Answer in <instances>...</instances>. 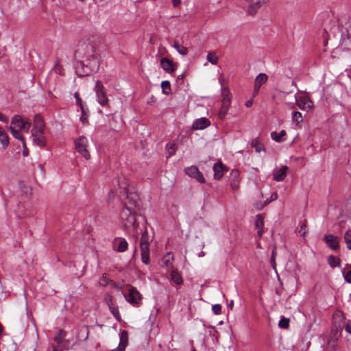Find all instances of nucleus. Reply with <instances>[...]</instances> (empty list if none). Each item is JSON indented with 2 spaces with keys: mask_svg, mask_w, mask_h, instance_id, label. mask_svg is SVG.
I'll use <instances>...</instances> for the list:
<instances>
[{
  "mask_svg": "<svg viewBox=\"0 0 351 351\" xmlns=\"http://www.w3.org/2000/svg\"><path fill=\"white\" fill-rule=\"evenodd\" d=\"M120 193L126 195L123 202V208L120 213V219L123 225L128 229L136 230L138 226V213L139 211V197L134 191V188L130 186L125 178L119 180Z\"/></svg>",
  "mask_w": 351,
  "mask_h": 351,
  "instance_id": "nucleus-1",
  "label": "nucleus"
},
{
  "mask_svg": "<svg viewBox=\"0 0 351 351\" xmlns=\"http://www.w3.org/2000/svg\"><path fill=\"white\" fill-rule=\"evenodd\" d=\"M31 126V123L27 119H23L19 115H14L11 120L9 130L15 138L21 141L23 147L26 148V143L25 138L21 134V132H28Z\"/></svg>",
  "mask_w": 351,
  "mask_h": 351,
  "instance_id": "nucleus-2",
  "label": "nucleus"
},
{
  "mask_svg": "<svg viewBox=\"0 0 351 351\" xmlns=\"http://www.w3.org/2000/svg\"><path fill=\"white\" fill-rule=\"evenodd\" d=\"M45 124L43 117L36 114L31 134L33 143L40 147H44L46 145L47 139L45 135Z\"/></svg>",
  "mask_w": 351,
  "mask_h": 351,
  "instance_id": "nucleus-3",
  "label": "nucleus"
},
{
  "mask_svg": "<svg viewBox=\"0 0 351 351\" xmlns=\"http://www.w3.org/2000/svg\"><path fill=\"white\" fill-rule=\"evenodd\" d=\"M95 47L89 40L80 41L76 47L75 58L82 64L84 62L94 60Z\"/></svg>",
  "mask_w": 351,
  "mask_h": 351,
  "instance_id": "nucleus-4",
  "label": "nucleus"
},
{
  "mask_svg": "<svg viewBox=\"0 0 351 351\" xmlns=\"http://www.w3.org/2000/svg\"><path fill=\"white\" fill-rule=\"evenodd\" d=\"M221 106L219 112V117L220 119H223L227 115L232 101V94L228 88L222 86L221 88Z\"/></svg>",
  "mask_w": 351,
  "mask_h": 351,
  "instance_id": "nucleus-5",
  "label": "nucleus"
},
{
  "mask_svg": "<svg viewBox=\"0 0 351 351\" xmlns=\"http://www.w3.org/2000/svg\"><path fill=\"white\" fill-rule=\"evenodd\" d=\"M94 90L97 102L103 107L109 108V99L107 96L106 90L100 81L97 80L96 82Z\"/></svg>",
  "mask_w": 351,
  "mask_h": 351,
  "instance_id": "nucleus-6",
  "label": "nucleus"
},
{
  "mask_svg": "<svg viewBox=\"0 0 351 351\" xmlns=\"http://www.w3.org/2000/svg\"><path fill=\"white\" fill-rule=\"evenodd\" d=\"M75 149L80 154H81L86 160L90 158V154L88 149V141L84 136H81L75 140Z\"/></svg>",
  "mask_w": 351,
  "mask_h": 351,
  "instance_id": "nucleus-7",
  "label": "nucleus"
},
{
  "mask_svg": "<svg viewBox=\"0 0 351 351\" xmlns=\"http://www.w3.org/2000/svg\"><path fill=\"white\" fill-rule=\"evenodd\" d=\"M248 3L247 12L251 16H254L258 10L266 5L269 0H245Z\"/></svg>",
  "mask_w": 351,
  "mask_h": 351,
  "instance_id": "nucleus-8",
  "label": "nucleus"
},
{
  "mask_svg": "<svg viewBox=\"0 0 351 351\" xmlns=\"http://www.w3.org/2000/svg\"><path fill=\"white\" fill-rule=\"evenodd\" d=\"M185 172L189 176L195 178L198 182L202 184L205 182L203 174L197 167L191 166L185 169Z\"/></svg>",
  "mask_w": 351,
  "mask_h": 351,
  "instance_id": "nucleus-9",
  "label": "nucleus"
},
{
  "mask_svg": "<svg viewBox=\"0 0 351 351\" xmlns=\"http://www.w3.org/2000/svg\"><path fill=\"white\" fill-rule=\"evenodd\" d=\"M125 297L126 300L132 304H137L141 300V295L134 287L130 288L128 295Z\"/></svg>",
  "mask_w": 351,
  "mask_h": 351,
  "instance_id": "nucleus-10",
  "label": "nucleus"
},
{
  "mask_svg": "<svg viewBox=\"0 0 351 351\" xmlns=\"http://www.w3.org/2000/svg\"><path fill=\"white\" fill-rule=\"evenodd\" d=\"M240 173L238 169H233L230 173V186L234 192L239 189Z\"/></svg>",
  "mask_w": 351,
  "mask_h": 351,
  "instance_id": "nucleus-11",
  "label": "nucleus"
},
{
  "mask_svg": "<svg viewBox=\"0 0 351 351\" xmlns=\"http://www.w3.org/2000/svg\"><path fill=\"white\" fill-rule=\"evenodd\" d=\"M119 346L113 349L112 351H124L128 344V332L123 330L119 334Z\"/></svg>",
  "mask_w": 351,
  "mask_h": 351,
  "instance_id": "nucleus-12",
  "label": "nucleus"
},
{
  "mask_svg": "<svg viewBox=\"0 0 351 351\" xmlns=\"http://www.w3.org/2000/svg\"><path fill=\"white\" fill-rule=\"evenodd\" d=\"M289 168L286 165L282 166L279 169L276 170L273 173V178L277 182H281L285 180L287 175Z\"/></svg>",
  "mask_w": 351,
  "mask_h": 351,
  "instance_id": "nucleus-13",
  "label": "nucleus"
},
{
  "mask_svg": "<svg viewBox=\"0 0 351 351\" xmlns=\"http://www.w3.org/2000/svg\"><path fill=\"white\" fill-rule=\"evenodd\" d=\"M160 65L162 69L168 73H173L176 69L173 62L167 58H162L160 60Z\"/></svg>",
  "mask_w": 351,
  "mask_h": 351,
  "instance_id": "nucleus-14",
  "label": "nucleus"
},
{
  "mask_svg": "<svg viewBox=\"0 0 351 351\" xmlns=\"http://www.w3.org/2000/svg\"><path fill=\"white\" fill-rule=\"evenodd\" d=\"M210 121L208 119L203 117L197 119L193 124L194 130H204L210 125Z\"/></svg>",
  "mask_w": 351,
  "mask_h": 351,
  "instance_id": "nucleus-15",
  "label": "nucleus"
},
{
  "mask_svg": "<svg viewBox=\"0 0 351 351\" xmlns=\"http://www.w3.org/2000/svg\"><path fill=\"white\" fill-rule=\"evenodd\" d=\"M0 143L3 149H5L10 145L8 134L2 126L0 125Z\"/></svg>",
  "mask_w": 351,
  "mask_h": 351,
  "instance_id": "nucleus-16",
  "label": "nucleus"
},
{
  "mask_svg": "<svg viewBox=\"0 0 351 351\" xmlns=\"http://www.w3.org/2000/svg\"><path fill=\"white\" fill-rule=\"evenodd\" d=\"M225 167L221 162L215 163L213 166L214 178L215 179L219 180L223 176V171Z\"/></svg>",
  "mask_w": 351,
  "mask_h": 351,
  "instance_id": "nucleus-17",
  "label": "nucleus"
},
{
  "mask_svg": "<svg viewBox=\"0 0 351 351\" xmlns=\"http://www.w3.org/2000/svg\"><path fill=\"white\" fill-rule=\"evenodd\" d=\"M297 104L298 107L302 110H306L307 108H312V103L308 99V98L306 97H301L297 100Z\"/></svg>",
  "mask_w": 351,
  "mask_h": 351,
  "instance_id": "nucleus-18",
  "label": "nucleus"
},
{
  "mask_svg": "<svg viewBox=\"0 0 351 351\" xmlns=\"http://www.w3.org/2000/svg\"><path fill=\"white\" fill-rule=\"evenodd\" d=\"M287 133L285 130H281L279 133L276 132H272L271 133V138L276 142L280 143L285 141V136Z\"/></svg>",
  "mask_w": 351,
  "mask_h": 351,
  "instance_id": "nucleus-19",
  "label": "nucleus"
},
{
  "mask_svg": "<svg viewBox=\"0 0 351 351\" xmlns=\"http://www.w3.org/2000/svg\"><path fill=\"white\" fill-rule=\"evenodd\" d=\"M255 226L257 229V233L259 236L263 234V229L264 227V219L261 215L256 217Z\"/></svg>",
  "mask_w": 351,
  "mask_h": 351,
  "instance_id": "nucleus-20",
  "label": "nucleus"
},
{
  "mask_svg": "<svg viewBox=\"0 0 351 351\" xmlns=\"http://www.w3.org/2000/svg\"><path fill=\"white\" fill-rule=\"evenodd\" d=\"M267 81V75L265 73L258 74L254 84H256V88L257 89H260L261 86L264 84Z\"/></svg>",
  "mask_w": 351,
  "mask_h": 351,
  "instance_id": "nucleus-21",
  "label": "nucleus"
},
{
  "mask_svg": "<svg viewBox=\"0 0 351 351\" xmlns=\"http://www.w3.org/2000/svg\"><path fill=\"white\" fill-rule=\"evenodd\" d=\"M173 47L176 49V51L182 56H185L188 53V49L186 47L180 45L178 41H175Z\"/></svg>",
  "mask_w": 351,
  "mask_h": 351,
  "instance_id": "nucleus-22",
  "label": "nucleus"
},
{
  "mask_svg": "<svg viewBox=\"0 0 351 351\" xmlns=\"http://www.w3.org/2000/svg\"><path fill=\"white\" fill-rule=\"evenodd\" d=\"M168 157L175 154L177 150V145L174 142H169L166 145Z\"/></svg>",
  "mask_w": 351,
  "mask_h": 351,
  "instance_id": "nucleus-23",
  "label": "nucleus"
},
{
  "mask_svg": "<svg viewBox=\"0 0 351 351\" xmlns=\"http://www.w3.org/2000/svg\"><path fill=\"white\" fill-rule=\"evenodd\" d=\"M88 334H89L88 328L87 326H84L82 327L80 330L79 335H78L79 339L80 340L86 341L88 338Z\"/></svg>",
  "mask_w": 351,
  "mask_h": 351,
  "instance_id": "nucleus-24",
  "label": "nucleus"
},
{
  "mask_svg": "<svg viewBox=\"0 0 351 351\" xmlns=\"http://www.w3.org/2000/svg\"><path fill=\"white\" fill-rule=\"evenodd\" d=\"M251 146L254 147L256 152L260 153L262 151H265L263 145L258 141L257 139H253L251 142Z\"/></svg>",
  "mask_w": 351,
  "mask_h": 351,
  "instance_id": "nucleus-25",
  "label": "nucleus"
},
{
  "mask_svg": "<svg viewBox=\"0 0 351 351\" xmlns=\"http://www.w3.org/2000/svg\"><path fill=\"white\" fill-rule=\"evenodd\" d=\"M161 88H162V93L165 95H168L171 92L170 82L169 81H167V80L162 82V83H161Z\"/></svg>",
  "mask_w": 351,
  "mask_h": 351,
  "instance_id": "nucleus-26",
  "label": "nucleus"
},
{
  "mask_svg": "<svg viewBox=\"0 0 351 351\" xmlns=\"http://www.w3.org/2000/svg\"><path fill=\"white\" fill-rule=\"evenodd\" d=\"M207 60L213 65H216L218 63L219 58L213 52H209L206 56Z\"/></svg>",
  "mask_w": 351,
  "mask_h": 351,
  "instance_id": "nucleus-27",
  "label": "nucleus"
},
{
  "mask_svg": "<svg viewBox=\"0 0 351 351\" xmlns=\"http://www.w3.org/2000/svg\"><path fill=\"white\" fill-rule=\"evenodd\" d=\"M292 119L293 121L295 122L296 125H299L300 123H302L303 121V118L301 112L298 111L293 112Z\"/></svg>",
  "mask_w": 351,
  "mask_h": 351,
  "instance_id": "nucleus-28",
  "label": "nucleus"
},
{
  "mask_svg": "<svg viewBox=\"0 0 351 351\" xmlns=\"http://www.w3.org/2000/svg\"><path fill=\"white\" fill-rule=\"evenodd\" d=\"M171 279L176 285H180L182 283V278L177 271L171 272Z\"/></svg>",
  "mask_w": 351,
  "mask_h": 351,
  "instance_id": "nucleus-29",
  "label": "nucleus"
},
{
  "mask_svg": "<svg viewBox=\"0 0 351 351\" xmlns=\"http://www.w3.org/2000/svg\"><path fill=\"white\" fill-rule=\"evenodd\" d=\"M328 264L332 267H336L340 266L339 260L338 258H337L336 257H335L334 256H332V255L330 256L328 258Z\"/></svg>",
  "mask_w": 351,
  "mask_h": 351,
  "instance_id": "nucleus-30",
  "label": "nucleus"
},
{
  "mask_svg": "<svg viewBox=\"0 0 351 351\" xmlns=\"http://www.w3.org/2000/svg\"><path fill=\"white\" fill-rule=\"evenodd\" d=\"M128 247V243H119L118 245H113V249L119 252H125Z\"/></svg>",
  "mask_w": 351,
  "mask_h": 351,
  "instance_id": "nucleus-31",
  "label": "nucleus"
},
{
  "mask_svg": "<svg viewBox=\"0 0 351 351\" xmlns=\"http://www.w3.org/2000/svg\"><path fill=\"white\" fill-rule=\"evenodd\" d=\"M111 313L114 315V317L117 319V320H120L121 319V315L119 314V309L117 306H110L108 307Z\"/></svg>",
  "mask_w": 351,
  "mask_h": 351,
  "instance_id": "nucleus-32",
  "label": "nucleus"
},
{
  "mask_svg": "<svg viewBox=\"0 0 351 351\" xmlns=\"http://www.w3.org/2000/svg\"><path fill=\"white\" fill-rule=\"evenodd\" d=\"M81 110H82V116L80 117V121H82V123L84 125H85L88 123V114L86 113L84 106H82Z\"/></svg>",
  "mask_w": 351,
  "mask_h": 351,
  "instance_id": "nucleus-33",
  "label": "nucleus"
},
{
  "mask_svg": "<svg viewBox=\"0 0 351 351\" xmlns=\"http://www.w3.org/2000/svg\"><path fill=\"white\" fill-rule=\"evenodd\" d=\"M289 325V319L284 317H281L279 321L278 326L280 328H287Z\"/></svg>",
  "mask_w": 351,
  "mask_h": 351,
  "instance_id": "nucleus-34",
  "label": "nucleus"
},
{
  "mask_svg": "<svg viewBox=\"0 0 351 351\" xmlns=\"http://www.w3.org/2000/svg\"><path fill=\"white\" fill-rule=\"evenodd\" d=\"M104 300L108 307L114 306L112 296L110 294H106Z\"/></svg>",
  "mask_w": 351,
  "mask_h": 351,
  "instance_id": "nucleus-35",
  "label": "nucleus"
},
{
  "mask_svg": "<svg viewBox=\"0 0 351 351\" xmlns=\"http://www.w3.org/2000/svg\"><path fill=\"white\" fill-rule=\"evenodd\" d=\"M212 311L215 315H220L221 313V304H217L213 306Z\"/></svg>",
  "mask_w": 351,
  "mask_h": 351,
  "instance_id": "nucleus-36",
  "label": "nucleus"
},
{
  "mask_svg": "<svg viewBox=\"0 0 351 351\" xmlns=\"http://www.w3.org/2000/svg\"><path fill=\"white\" fill-rule=\"evenodd\" d=\"M149 243H141V253L149 254Z\"/></svg>",
  "mask_w": 351,
  "mask_h": 351,
  "instance_id": "nucleus-37",
  "label": "nucleus"
},
{
  "mask_svg": "<svg viewBox=\"0 0 351 351\" xmlns=\"http://www.w3.org/2000/svg\"><path fill=\"white\" fill-rule=\"evenodd\" d=\"M276 247H274L273 250H272V253H271V263L272 265V267L274 268L276 267V261H275V259H276Z\"/></svg>",
  "mask_w": 351,
  "mask_h": 351,
  "instance_id": "nucleus-38",
  "label": "nucleus"
},
{
  "mask_svg": "<svg viewBox=\"0 0 351 351\" xmlns=\"http://www.w3.org/2000/svg\"><path fill=\"white\" fill-rule=\"evenodd\" d=\"M64 337V335L63 331L60 330L58 335H57L56 337H54V341L56 343H60Z\"/></svg>",
  "mask_w": 351,
  "mask_h": 351,
  "instance_id": "nucleus-39",
  "label": "nucleus"
},
{
  "mask_svg": "<svg viewBox=\"0 0 351 351\" xmlns=\"http://www.w3.org/2000/svg\"><path fill=\"white\" fill-rule=\"evenodd\" d=\"M141 259L145 264H148L149 263V254L141 253Z\"/></svg>",
  "mask_w": 351,
  "mask_h": 351,
  "instance_id": "nucleus-40",
  "label": "nucleus"
},
{
  "mask_svg": "<svg viewBox=\"0 0 351 351\" xmlns=\"http://www.w3.org/2000/svg\"><path fill=\"white\" fill-rule=\"evenodd\" d=\"M337 239V237L332 235V234H328L326 235L324 237V241L328 242V241H336Z\"/></svg>",
  "mask_w": 351,
  "mask_h": 351,
  "instance_id": "nucleus-41",
  "label": "nucleus"
},
{
  "mask_svg": "<svg viewBox=\"0 0 351 351\" xmlns=\"http://www.w3.org/2000/svg\"><path fill=\"white\" fill-rule=\"evenodd\" d=\"M74 97L75 98L76 102L80 106V108H82V106H84L82 104V99L80 97V94L78 93H77V92L75 93Z\"/></svg>",
  "mask_w": 351,
  "mask_h": 351,
  "instance_id": "nucleus-42",
  "label": "nucleus"
},
{
  "mask_svg": "<svg viewBox=\"0 0 351 351\" xmlns=\"http://www.w3.org/2000/svg\"><path fill=\"white\" fill-rule=\"evenodd\" d=\"M278 198V194L276 193H273L271 195V197H270V199H267L265 202V204H269V202H271V201H274V200H276V199Z\"/></svg>",
  "mask_w": 351,
  "mask_h": 351,
  "instance_id": "nucleus-43",
  "label": "nucleus"
},
{
  "mask_svg": "<svg viewBox=\"0 0 351 351\" xmlns=\"http://www.w3.org/2000/svg\"><path fill=\"white\" fill-rule=\"evenodd\" d=\"M306 232V224H302L300 227V234L304 238L305 234Z\"/></svg>",
  "mask_w": 351,
  "mask_h": 351,
  "instance_id": "nucleus-44",
  "label": "nucleus"
},
{
  "mask_svg": "<svg viewBox=\"0 0 351 351\" xmlns=\"http://www.w3.org/2000/svg\"><path fill=\"white\" fill-rule=\"evenodd\" d=\"M344 278L346 282L351 283V270L344 275Z\"/></svg>",
  "mask_w": 351,
  "mask_h": 351,
  "instance_id": "nucleus-45",
  "label": "nucleus"
},
{
  "mask_svg": "<svg viewBox=\"0 0 351 351\" xmlns=\"http://www.w3.org/2000/svg\"><path fill=\"white\" fill-rule=\"evenodd\" d=\"M114 197H115V193L114 191H111L110 193H109V195H108V202L109 203L112 202L114 199Z\"/></svg>",
  "mask_w": 351,
  "mask_h": 351,
  "instance_id": "nucleus-46",
  "label": "nucleus"
},
{
  "mask_svg": "<svg viewBox=\"0 0 351 351\" xmlns=\"http://www.w3.org/2000/svg\"><path fill=\"white\" fill-rule=\"evenodd\" d=\"M345 241H351V230H348L344 236Z\"/></svg>",
  "mask_w": 351,
  "mask_h": 351,
  "instance_id": "nucleus-47",
  "label": "nucleus"
},
{
  "mask_svg": "<svg viewBox=\"0 0 351 351\" xmlns=\"http://www.w3.org/2000/svg\"><path fill=\"white\" fill-rule=\"evenodd\" d=\"M0 121H2L3 123H8V118L5 114L1 113L0 112Z\"/></svg>",
  "mask_w": 351,
  "mask_h": 351,
  "instance_id": "nucleus-48",
  "label": "nucleus"
},
{
  "mask_svg": "<svg viewBox=\"0 0 351 351\" xmlns=\"http://www.w3.org/2000/svg\"><path fill=\"white\" fill-rule=\"evenodd\" d=\"M173 259V256L171 254H167L165 257V264L167 265L168 263L170 262L171 260Z\"/></svg>",
  "mask_w": 351,
  "mask_h": 351,
  "instance_id": "nucleus-49",
  "label": "nucleus"
},
{
  "mask_svg": "<svg viewBox=\"0 0 351 351\" xmlns=\"http://www.w3.org/2000/svg\"><path fill=\"white\" fill-rule=\"evenodd\" d=\"M100 285L102 286H105L108 283V279L106 278V274L103 275V279L100 281Z\"/></svg>",
  "mask_w": 351,
  "mask_h": 351,
  "instance_id": "nucleus-50",
  "label": "nucleus"
},
{
  "mask_svg": "<svg viewBox=\"0 0 351 351\" xmlns=\"http://www.w3.org/2000/svg\"><path fill=\"white\" fill-rule=\"evenodd\" d=\"M328 245L330 248L335 250L339 247V243H328Z\"/></svg>",
  "mask_w": 351,
  "mask_h": 351,
  "instance_id": "nucleus-51",
  "label": "nucleus"
},
{
  "mask_svg": "<svg viewBox=\"0 0 351 351\" xmlns=\"http://www.w3.org/2000/svg\"><path fill=\"white\" fill-rule=\"evenodd\" d=\"M181 3V0H172L173 7H178Z\"/></svg>",
  "mask_w": 351,
  "mask_h": 351,
  "instance_id": "nucleus-52",
  "label": "nucleus"
},
{
  "mask_svg": "<svg viewBox=\"0 0 351 351\" xmlns=\"http://www.w3.org/2000/svg\"><path fill=\"white\" fill-rule=\"evenodd\" d=\"M252 104H253L252 100H248L245 102V106L249 108L252 105Z\"/></svg>",
  "mask_w": 351,
  "mask_h": 351,
  "instance_id": "nucleus-53",
  "label": "nucleus"
},
{
  "mask_svg": "<svg viewBox=\"0 0 351 351\" xmlns=\"http://www.w3.org/2000/svg\"><path fill=\"white\" fill-rule=\"evenodd\" d=\"M23 148H24V149H23V155L24 156H27L28 155V151H27V147L25 148V147H23Z\"/></svg>",
  "mask_w": 351,
  "mask_h": 351,
  "instance_id": "nucleus-54",
  "label": "nucleus"
},
{
  "mask_svg": "<svg viewBox=\"0 0 351 351\" xmlns=\"http://www.w3.org/2000/svg\"><path fill=\"white\" fill-rule=\"evenodd\" d=\"M346 330L348 333L351 334V326L347 325V326H346Z\"/></svg>",
  "mask_w": 351,
  "mask_h": 351,
  "instance_id": "nucleus-55",
  "label": "nucleus"
},
{
  "mask_svg": "<svg viewBox=\"0 0 351 351\" xmlns=\"http://www.w3.org/2000/svg\"><path fill=\"white\" fill-rule=\"evenodd\" d=\"M233 306H234V301L233 300H231L228 304V308H230V309H232L233 308Z\"/></svg>",
  "mask_w": 351,
  "mask_h": 351,
  "instance_id": "nucleus-56",
  "label": "nucleus"
},
{
  "mask_svg": "<svg viewBox=\"0 0 351 351\" xmlns=\"http://www.w3.org/2000/svg\"><path fill=\"white\" fill-rule=\"evenodd\" d=\"M259 91V89H257L256 88V84H254V94H257Z\"/></svg>",
  "mask_w": 351,
  "mask_h": 351,
  "instance_id": "nucleus-57",
  "label": "nucleus"
},
{
  "mask_svg": "<svg viewBox=\"0 0 351 351\" xmlns=\"http://www.w3.org/2000/svg\"><path fill=\"white\" fill-rule=\"evenodd\" d=\"M222 80H223V77L221 76L219 78V83H222Z\"/></svg>",
  "mask_w": 351,
  "mask_h": 351,
  "instance_id": "nucleus-58",
  "label": "nucleus"
},
{
  "mask_svg": "<svg viewBox=\"0 0 351 351\" xmlns=\"http://www.w3.org/2000/svg\"><path fill=\"white\" fill-rule=\"evenodd\" d=\"M348 244V247L351 250V243H347Z\"/></svg>",
  "mask_w": 351,
  "mask_h": 351,
  "instance_id": "nucleus-59",
  "label": "nucleus"
},
{
  "mask_svg": "<svg viewBox=\"0 0 351 351\" xmlns=\"http://www.w3.org/2000/svg\"><path fill=\"white\" fill-rule=\"evenodd\" d=\"M1 332H2V326H1V325L0 324V335H1Z\"/></svg>",
  "mask_w": 351,
  "mask_h": 351,
  "instance_id": "nucleus-60",
  "label": "nucleus"
},
{
  "mask_svg": "<svg viewBox=\"0 0 351 351\" xmlns=\"http://www.w3.org/2000/svg\"><path fill=\"white\" fill-rule=\"evenodd\" d=\"M143 238H144V235H143V236H142L141 241H145L143 240V239H144Z\"/></svg>",
  "mask_w": 351,
  "mask_h": 351,
  "instance_id": "nucleus-61",
  "label": "nucleus"
},
{
  "mask_svg": "<svg viewBox=\"0 0 351 351\" xmlns=\"http://www.w3.org/2000/svg\"><path fill=\"white\" fill-rule=\"evenodd\" d=\"M193 351H195V350H193Z\"/></svg>",
  "mask_w": 351,
  "mask_h": 351,
  "instance_id": "nucleus-62",
  "label": "nucleus"
}]
</instances>
